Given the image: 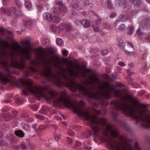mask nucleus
<instances>
[{
    "label": "nucleus",
    "instance_id": "nucleus-48",
    "mask_svg": "<svg viewBox=\"0 0 150 150\" xmlns=\"http://www.w3.org/2000/svg\"><path fill=\"white\" fill-rule=\"evenodd\" d=\"M60 8L61 9V10H62V13H63V12L65 11H66V10L67 9L66 7L64 6H62L61 8Z\"/></svg>",
    "mask_w": 150,
    "mask_h": 150
},
{
    "label": "nucleus",
    "instance_id": "nucleus-30",
    "mask_svg": "<svg viewBox=\"0 0 150 150\" xmlns=\"http://www.w3.org/2000/svg\"><path fill=\"white\" fill-rule=\"evenodd\" d=\"M15 2L16 4L17 5L18 7H21V4L19 0H15Z\"/></svg>",
    "mask_w": 150,
    "mask_h": 150
},
{
    "label": "nucleus",
    "instance_id": "nucleus-40",
    "mask_svg": "<svg viewBox=\"0 0 150 150\" xmlns=\"http://www.w3.org/2000/svg\"><path fill=\"white\" fill-rule=\"evenodd\" d=\"M135 149L136 150H141L140 148L139 147L138 143L136 142L134 145Z\"/></svg>",
    "mask_w": 150,
    "mask_h": 150
},
{
    "label": "nucleus",
    "instance_id": "nucleus-55",
    "mask_svg": "<svg viewBox=\"0 0 150 150\" xmlns=\"http://www.w3.org/2000/svg\"><path fill=\"white\" fill-rule=\"evenodd\" d=\"M145 93V91H141L139 92L138 95L139 96H141L143 95Z\"/></svg>",
    "mask_w": 150,
    "mask_h": 150
},
{
    "label": "nucleus",
    "instance_id": "nucleus-59",
    "mask_svg": "<svg viewBox=\"0 0 150 150\" xmlns=\"http://www.w3.org/2000/svg\"><path fill=\"white\" fill-rule=\"evenodd\" d=\"M71 13L73 16H76L77 15V13L75 11H71Z\"/></svg>",
    "mask_w": 150,
    "mask_h": 150
},
{
    "label": "nucleus",
    "instance_id": "nucleus-13",
    "mask_svg": "<svg viewBox=\"0 0 150 150\" xmlns=\"http://www.w3.org/2000/svg\"><path fill=\"white\" fill-rule=\"evenodd\" d=\"M9 11L11 14L15 15L16 17H18V15L17 14V13H16V8L14 7H11L10 9L9 10Z\"/></svg>",
    "mask_w": 150,
    "mask_h": 150
},
{
    "label": "nucleus",
    "instance_id": "nucleus-41",
    "mask_svg": "<svg viewBox=\"0 0 150 150\" xmlns=\"http://www.w3.org/2000/svg\"><path fill=\"white\" fill-rule=\"evenodd\" d=\"M21 148L22 149L24 150H28V147L23 144L21 145Z\"/></svg>",
    "mask_w": 150,
    "mask_h": 150
},
{
    "label": "nucleus",
    "instance_id": "nucleus-29",
    "mask_svg": "<svg viewBox=\"0 0 150 150\" xmlns=\"http://www.w3.org/2000/svg\"><path fill=\"white\" fill-rule=\"evenodd\" d=\"M16 102L18 105H21L23 103L22 100L19 98H17L15 101Z\"/></svg>",
    "mask_w": 150,
    "mask_h": 150
},
{
    "label": "nucleus",
    "instance_id": "nucleus-63",
    "mask_svg": "<svg viewBox=\"0 0 150 150\" xmlns=\"http://www.w3.org/2000/svg\"><path fill=\"white\" fill-rule=\"evenodd\" d=\"M119 65L122 66H125V64L123 62H119Z\"/></svg>",
    "mask_w": 150,
    "mask_h": 150
},
{
    "label": "nucleus",
    "instance_id": "nucleus-25",
    "mask_svg": "<svg viewBox=\"0 0 150 150\" xmlns=\"http://www.w3.org/2000/svg\"><path fill=\"white\" fill-rule=\"evenodd\" d=\"M76 69L77 70H76V71H81L82 70V68L81 67L79 64H76Z\"/></svg>",
    "mask_w": 150,
    "mask_h": 150
},
{
    "label": "nucleus",
    "instance_id": "nucleus-16",
    "mask_svg": "<svg viewBox=\"0 0 150 150\" xmlns=\"http://www.w3.org/2000/svg\"><path fill=\"white\" fill-rule=\"evenodd\" d=\"M15 134L17 136L20 137H23L24 136V133L23 132L20 130H18L15 131Z\"/></svg>",
    "mask_w": 150,
    "mask_h": 150
},
{
    "label": "nucleus",
    "instance_id": "nucleus-49",
    "mask_svg": "<svg viewBox=\"0 0 150 150\" xmlns=\"http://www.w3.org/2000/svg\"><path fill=\"white\" fill-rule=\"evenodd\" d=\"M46 127V126L45 125H41L39 126L38 128L39 129H44Z\"/></svg>",
    "mask_w": 150,
    "mask_h": 150
},
{
    "label": "nucleus",
    "instance_id": "nucleus-22",
    "mask_svg": "<svg viewBox=\"0 0 150 150\" xmlns=\"http://www.w3.org/2000/svg\"><path fill=\"white\" fill-rule=\"evenodd\" d=\"M81 144L78 141H76L75 144V148L77 150H79L81 149Z\"/></svg>",
    "mask_w": 150,
    "mask_h": 150
},
{
    "label": "nucleus",
    "instance_id": "nucleus-47",
    "mask_svg": "<svg viewBox=\"0 0 150 150\" xmlns=\"http://www.w3.org/2000/svg\"><path fill=\"white\" fill-rule=\"evenodd\" d=\"M42 43L44 44H45L49 43V40L48 39H44L42 40Z\"/></svg>",
    "mask_w": 150,
    "mask_h": 150
},
{
    "label": "nucleus",
    "instance_id": "nucleus-32",
    "mask_svg": "<svg viewBox=\"0 0 150 150\" xmlns=\"http://www.w3.org/2000/svg\"><path fill=\"white\" fill-rule=\"evenodd\" d=\"M25 5L27 8H30L31 7V4L28 1H27L25 2Z\"/></svg>",
    "mask_w": 150,
    "mask_h": 150
},
{
    "label": "nucleus",
    "instance_id": "nucleus-23",
    "mask_svg": "<svg viewBox=\"0 0 150 150\" xmlns=\"http://www.w3.org/2000/svg\"><path fill=\"white\" fill-rule=\"evenodd\" d=\"M54 137L55 140L58 141L61 138L60 134L56 133L54 135Z\"/></svg>",
    "mask_w": 150,
    "mask_h": 150
},
{
    "label": "nucleus",
    "instance_id": "nucleus-42",
    "mask_svg": "<svg viewBox=\"0 0 150 150\" xmlns=\"http://www.w3.org/2000/svg\"><path fill=\"white\" fill-rule=\"evenodd\" d=\"M108 53V51L107 50H102L100 52V54L103 55L104 56L105 55H106Z\"/></svg>",
    "mask_w": 150,
    "mask_h": 150
},
{
    "label": "nucleus",
    "instance_id": "nucleus-9",
    "mask_svg": "<svg viewBox=\"0 0 150 150\" xmlns=\"http://www.w3.org/2000/svg\"><path fill=\"white\" fill-rule=\"evenodd\" d=\"M71 5L74 8H78L79 6V0H73L71 3Z\"/></svg>",
    "mask_w": 150,
    "mask_h": 150
},
{
    "label": "nucleus",
    "instance_id": "nucleus-1",
    "mask_svg": "<svg viewBox=\"0 0 150 150\" xmlns=\"http://www.w3.org/2000/svg\"><path fill=\"white\" fill-rule=\"evenodd\" d=\"M0 43L2 45L0 46V62L6 71L7 75L10 76L12 73L10 69L11 64L14 67L22 69L24 72V77L22 81L23 87V93L27 95L29 92L38 97H45V86L43 88L38 87H33L32 80L29 79L25 80V78L30 75L32 72L36 71L34 67H29L25 64V59L29 60L31 59V54L30 50L15 42L14 44L16 45L13 46L11 50L8 52L6 48L9 49L10 47L7 41L0 38Z\"/></svg>",
    "mask_w": 150,
    "mask_h": 150
},
{
    "label": "nucleus",
    "instance_id": "nucleus-20",
    "mask_svg": "<svg viewBox=\"0 0 150 150\" xmlns=\"http://www.w3.org/2000/svg\"><path fill=\"white\" fill-rule=\"evenodd\" d=\"M56 42L57 45L59 46L62 45L64 43L63 40L60 38H57Z\"/></svg>",
    "mask_w": 150,
    "mask_h": 150
},
{
    "label": "nucleus",
    "instance_id": "nucleus-12",
    "mask_svg": "<svg viewBox=\"0 0 150 150\" xmlns=\"http://www.w3.org/2000/svg\"><path fill=\"white\" fill-rule=\"evenodd\" d=\"M62 11L61 9L59 8H53L52 11L53 13L56 15L60 14L62 13Z\"/></svg>",
    "mask_w": 150,
    "mask_h": 150
},
{
    "label": "nucleus",
    "instance_id": "nucleus-8",
    "mask_svg": "<svg viewBox=\"0 0 150 150\" xmlns=\"http://www.w3.org/2000/svg\"><path fill=\"white\" fill-rule=\"evenodd\" d=\"M142 25L140 26L143 28H147L150 26V18H147L143 21H142Z\"/></svg>",
    "mask_w": 150,
    "mask_h": 150
},
{
    "label": "nucleus",
    "instance_id": "nucleus-27",
    "mask_svg": "<svg viewBox=\"0 0 150 150\" xmlns=\"http://www.w3.org/2000/svg\"><path fill=\"white\" fill-rule=\"evenodd\" d=\"M84 5L86 6H89L90 7H91L93 6L92 4L91 3H90L89 1L88 0L85 1Z\"/></svg>",
    "mask_w": 150,
    "mask_h": 150
},
{
    "label": "nucleus",
    "instance_id": "nucleus-15",
    "mask_svg": "<svg viewBox=\"0 0 150 150\" xmlns=\"http://www.w3.org/2000/svg\"><path fill=\"white\" fill-rule=\"evenodd\" d=\"M21 43L25 46H28L30 44V41L29 40H22L21 42Z\"/></svg>",
    "mask_w": 150,
    "mask_h": 150
},
{
    "label": "nucleus",
    "instance_id": "nucleus-60",
    "mask_svg": "<svg viewBox=\"0 0 150 150\" xmlns=\"http://www.w3.org/2000/svg\"><path fill=\"white\" fill-rule=\"evenodd\" d=\"M7 137L9 139L13 138V137L12 135L10 134H8L7 135Z\"/></svg>",
    "mask_w": 150,
    "mask_h": 150
},
{
    "label": "nucleus",
    "instance_id": "nucleus-56",
    "mask_svg": "<svg viewBox=\"0 0 150 150\" xmlns=\"http://www.w3.org/2000/svg\"><path fill=\"white\" fill-rule=\"evenodd\" d=\"M101 20L100 19H98L96 21V25L100 24L101 23Z\"/></svg>",
    "mask_w": 150,
    "mask_h": 150
},
{
    "label": "nucleus",
    "instance_id": "nucleus-61",
    "mask_svg": "<svg viewBox=\"0 0 150 150\" xmlns=\"http://www.w3.org/2000/svg\"><path fill=\"white\" fill-rule=\"evenodd\" d=\"M56 118L58 120H60L62 119L61 117L58 115H56L55 116Z\"/></svg>",
    "mask_w": 150,
    "mask_h": 150
},
{
    "label": "nucleus",
    "instance_id": "nucleus-7",
    "mask_svg": "<svg viewBox=\"0 0 150 150\" xmlns=\"http://www.w3.org/2000/svg\"><path fill=\"white\" fill-rule=\"evenodd\" d=\"M43 16L45 20L48 22H51L53 19V17L52 14L49 12H47L43 14Z\"/></svg>",
    "mask_w": 150,
    "mask_h": 150
},
{
    "label": "nucleus",
    "instance_id": "nucleus-31",
    "mask_svg": "<svg viewBox=\"0 0 150 150\" xmlns=\"http://www.w3.org/2000/svg\"><path fill=\"white\" fill-rule=\"evenodd\" d=\"M107 7L109 8H111L113 6L111 1H110L109 0L107 1Z\"/></svg>",
    "mask_w": 150,
    "mask_h": 150
},
{
    "label": "nucleus",
    "instance_id": "nucleus-46",
    "mask_svg": "<svg viewBox=\"0 0 150 150\" xmlns=\"http://www.w3.org/2000/svg\"><path fill=\"white\" fill-rule=\"evenodd\" d=\"M103 26L104 27L107 28H110V25L108 23H105L104 24Z\"/></svg>",
    "mask_w": 150,
    "mask_h": 150
},
{
    "label": "nucleus",
    "instance_id": "nucleus-64",
    "mask_svg": "<svg viewBox=\"0 0 150 150\" xmlns=\"http://www.w3.org/2000/svg\"><path fill=\"white\" fill-rule=\"evenodd\" d=\"M119 22V21H117L114 23V26L115 27H116L117 25L118 24Z\"/></svg>",
    "mask_w": 150,
    "mask_h": 150
},
{
    "label": "nucleus",
    "instance_id": "nucleus-53",
    "mask_svg": "<svg viewBox=\"0 0 150 150\" xmlns=\"http://www.w3.org/2000/svg\"><path fill=\"white\" fill-rule=\"evenodd\" d=\"M67 142L69 144H71L72 142V140L69 137H67Z\"/></svg>",
    "mask_w": 150,
    "mask_h": 150
},
{
    "label": "nucleus",
    "instance_id": "nucleus-33",
    "mask_svg": "<svg viewBox=\"0 0 150 150\" xmlns=\"http://www.w3.org/2000/svg\"><path fill=\"white\" fill-rule=\"evenodd\" d=\"M93 29L94 31L96 32H100L101 31L100 29L98 26H94Z\"/></svg>",
    "mask_w": 150,
    "mask_h": 150
},
{
    "label": "nucleus",
    "instance_id": "nucleus-21",
    "mask_svg": "<svg viewBox=\"0 0 150 150\" xmlns=\"http://www.w3.org/2000/svg\"><path fill=\"white\" fill-rule=\"evenodd\" d=\"M71 28L69 26H66L64 28H63V30L64 32L67 33V34H68L71 30Z\"/></svg>",
    "mask_w": 150,
    "mask_h": 150
},
{
    "label": "nucleus",
    "instance_id": "nucleus-14",
    "mask_svg": "<svg viewBox=\"0 0 150 150\" xmlns=\"http://www.w3.org/2000/svg\"><path fill=\"white\" fill-rule=\"evenodd\" d=\"M134 28L133 27L130 26L127 28V32L128 35L132 34L134 32Z\"/></svg>",
    "mask_w": 150,
    "mask_h": 150
},
{
    "label": "nucleus",
    "instance_id": "nucleus-34",
    "mask_svg": "<svg viewBox=\"0 0 150 150\" xmlns=\"http://www.w3.org/2000/svg\"><path fill=\"white\" fill-rule=\"evenodd\" d=\"M55 4L57 5H59L60 6H63V2L62 1H59L57 0L55 2Z\"/></svg>",
    "mask_w": 150,
    "mask_h": 150
},
{
    "label": "nucleus",
    "instance_id": "nucleus-4",
    "mask_svg": "<svg viewBox=\"0 0 150 150\" xmlns=\"http://www.w3.org/2000/svg\"><path fill=\"white\" fill-rule=\"evenodd\" d=\"M67 71L69 74L71 76L74 77H79L80 75L84 78H86L84 73L83 70L81 71H75L72 69L71 67H67L66 69L63 67L60 72H57L58 77L56 78L54 81L56 85L59 87H60L62 86L63 84L61 81L60 78H62L68 81L69 77L67 75Z\"/></svg>",
    "mask_w": 150,
    "mask_h": 150
},
{
    "label": "nucleus",
    "instance_id": "nucleus-28",
    "mask_svg": "<svg viewBox=\"0 0 150 150\" xmlns=\"http://www.w3.org/2000/svg\"><path fill=\"white\" fill-rule=\"evenodd\" d=\"M126 0H118L119 3V5L121 6L125 4L126 2Z\"/></svg>",
    "mask_w": 150,
    "mask_h": 150
},
{
    "label": "nucleus",
    "instance_id": "nucleus-54",
    "mask_svg": "<svg viewBox=\"0 0 150 150\" xmlns=\"http://www.w3.org/2000/svg\"><path fill=\"white\" fill-rule=\"evenodd\" d=\"M1 12L2 13L5 14L6 13L5 9L4 8H1Z\"/></svg>",
    "mask_w": 150,
    "mask_h": 150
},
{
    "label": "nucleus",
    "instance_id": "nucleus-26",
    "mask_svg": "<svg viewBox=\"0 0 150 150\" xmlns=\"http://www.w3.org/2000/svg\"><path fill=\"white\" fill-rule=\"evenodd\" d=\"M54 21L56 23H59L60 21V17L59 16H55L54 17Z\"/></svg>",
    "mask_w": 150,
    "mask_h": 150
},
{
    "label": "nucleus",
    "instance_id": "nucleus-19",
    "mask_svg": "<svg viewBox=\"0 0 150 150\" xmlns=\"http://www.w3.org/2000/svg\"><path fill=\"white\" fill-rule=\"evenodd\" d=\"M112 116L114 118V120L118 122V121L117 120V118L118 115V113L117 111H113L112 112Z\"/></svg>",
    "mask_w": 150,
    "mask_h": 150
},
{
    "label": "nucleus",
    "instance_id": "nucleus-50",
    "mask_svg": "<svg viewBox=\"0 0 150 150\" xmlns=\"http://www.w3.org/2000/svg\"><path fill=\"white\" fill-rule=\"evenodd\" d=\"M68 134L70 135H73L74 134V133L72 130H69L68 132Z\"/></svg>",
    "mask_w": 150,
    "mask_h": 150
},
{
    "label": "nucleus",
    "instance_id": "nucleus-45",
    "mask_svg": "<svg viewBox=\"0 0 150 150\" xmlns=\"http://www.w3.org/2000/svg\"><path fill=\"white\" fill-rule=\"evenodd\" d=\"M5 32V30L2 27H0V33L4 35Z\"/></svg>",
    "mask_w": 150,
    "mask_h": 150
},
{
    "label": "nucleus",
    "instance_id": "nucleus-44",
    "mask_svg": "<svg viewBox=\"0 0 150 150\" xmlns=\"http://www.w3.org/2000/svg\"><path fill=\"white\" fill-rule=\"evenodd\" d=\"M128 46L130 47V50H133L134 49V47L133 46L131 42H128Z\"/></svg>",
    "mask_w": 150,
    "mask_h": 150
},
{
    "label": "nucleus",
    "instance_id": "nucleus-3",
    "mask_svg": "<svg viewBox=\"0 0 150 150\" xmlns=\"http://www.w3.org/2000/svg\"><path fill=\"white\" fill-rule=\"evenodd\" d=\"M53 54V51L50 48H48L46 52L44 49H40L38 52L39 59L45 68L43 75L53 81L56 78L58 77L57 73L54 74L52 72L53 66L58 69L60 72L64 64L62 60L59 57L54 55Z\"/></svg>",
    "mask_w": 150,
    "mask_h": 150
},
{
    "label": "nucleus",
    "instance_id": "nucleus-39",
    "mask_svg": "<svg viewBox=\"0 0 150 150\" xmlns=\"http://www.w3.org/2000/svg\"><path fill=\"white\" fill-rule=\"evenodd\" d=\"M23 128L28 130H29L30 129V127L29 126V125L28 124H25L24 125V126H23Z\"/></svg>",
    "mask_w": 150,
    "mask_h": 150
},
{
    "label": "nucleus",
    "instance_id": "nucleus-62",
    "mask_svg": "<svg viewBox=\"0 0 150 150\" xmlns=\"http://www.w3.org/2000/svg\"><path fill=\"white\" fill-rule=\"evenodd\" d=\"M146 57V54H144L142 56V59L143 60H145Z\"/></svg>",
    "mask_w": 150,
    "mask_h": 150
},
{
    "label": "nucleus",
    "instance_id": "nucleus-11",
    "mask_svg": "<svg viewBox=\"0 0 150 150\" xmlns=\"http://www.w3.org/2000/svg\"><path fill=\"white\" fill-rule=\"evenodd\" d=\"M80 23L85 28H88L90 25V22L87 19H83L81 21Z\"/></svg>",
    "mask_w": 150,
    "mask_h": 150
},
{
    "label": "nucleus",
    "instance_id": "nucleus-18",
    "mask_svg": "<svg viewBox=\"0 0 150 150\" xmlns=\"http://www.w3.org/2000/svg\"><path fill=\"white\" fill-rule=\"evenodd\" d=\"M23 23L25 26H30L32 23V22L29 20H24L23 21Z\"/></svg>",
    "mask_w": 150,
    "mask_h": 150
},
{
    "label": "nucleus",
    "instance_id": "nucleus-36",
    "mask_svg": "<svg viewBox=\"0 0 150 150\" xmlns=\"http://www.w3.org/2000/svg\"><path fill=\"white\" fill-rule=\"evenodd\" d=\"M10 0H2V2L3 5L7 6L8 4L9 1Z\"/></svg>",
    "mask_w": 150,
    "mask_h": 150
},
{
    "label": "nucleus",
    "instance_id": "nucleus-5",
    "mask_svg": "<svg viewBox=\"0 0 150 150\" xmlns=\"http://www.w3.org/2000/svg\"><path fill=\"white\" fill-rule=\"evenodd\" d=\"M122 47H124L125 52L127 54L129 55H133L135 56L136 55V53L133 52V50H130V47L128 45H125L124 47L122 46Z\"/></svg>",
    "mask_w": 150,
    "mask_h": 150
},
{
    "label": "nucleus",
    "instance_id": "nucleus-58",
    "mask_svg": "<svg viewBox=\"0 0 150 150\" xmlns=\"http://www.w3.org/2000/svg\"><path fill=\"white\" fill-rule=\"evenodd\" d=\"M41 112L43 113H47V111H46V109L45 108H43L41 111Z\"/></svg>",
    "mask_w": 150,
    "mask_h": 150
},
{
    "label": "nucleus",
    "instance_id": "nucleus-2",
    "mask_svg": "<svg viewBox=\"0 0 150 150\" xmlns=\"http://www.w3.org/2000/svg\"><path fill=\"white\" fill-rule=\"evenodd\" d=\"M96 84H99L98 88L99 90L95 92V99L100 101L103 103L104 97L106 99L110 98V94L112 92L115 96L118 97L120 100H115L111 102V105L114 106L115 109L120 110L126 115H131L133 117L136 122L139 121L145 122L142 124V127L146 128H150V112L145 108L146 105L141 104L140 109L135 112V109L131 104L128 103L131 101L134 104L136 103V100L132 98L130 96H123L118 90H116L113 85H110L106 81H100L97 76L95 74V86Z\"/></svg>",
    "mask_w": 150,
    "mask_h": 150
},
{
    "label": "nucleus",
    "instance_id": "nucleus-57",
    "mask_svg": "<svg viewBox=\"0 0 150 150\" xmlns=\"http://www.w3.org/2000/svg\"><path fill=\"white\" fill-rule=\"evenodd\" d=\"M116 14L114 12L112 13L110 15V17L111 18H113L116 16Z\"/></svg>",
    "mask_w": 150,
    "mask_h": 150
},
{
    "label": "nucleus",
    "instance_id": "nucleus-6",
    "mask_svg": "<svg viewBox=\"0 0 150 150\" xmlns=\"http://www.w3.org/2000/svg\"><path fill=\"white\" fill-rule=\"evenodd\" d=\"M10 82V80L7 77L6 75L5 74L0 72V83H5Z\"/></svg>",
    "mask_w": 150,
    "mask_h": 150
},
{
    "label": "nucleus",
    "instance_id": "nucleus-52",
    "mask_svg": "<svg viewBox=\"0 0 150 150\" xmlns=\"http://www.w3.org/2000/svg\"><path fill=\"white\" fill-rule=\"evenodd\" d=\"M145 39L148 42H150V35L146 36V37Z\"/></svg>",
    "mask_w": 150,
    "mask_h": 150
},
{
    "label": "nucleus",
    "instance_id": "nucleus-43",
    "mask_svg": "<svg viewBox=\"0 0 150 150\" xmlns=\"http://www.w3.org/2000/svg\"><path fill=\"white\" fill-rule=\"evenodd\" d=\"M62 52L63 54L67 56L68 54V51L66 50L65 49H63L62 50Z\"/></svg>",
    "mask_w": 150,
    "mask_h": 150
},
{
    "label": "nucleus",
    "instance_id": "nucleus-10",
    "mask_svg": "<svg viewBox=\"0 0 150 150\" xmlns=\"http://www.w3.org/2000/svg\"><path fill=\"white\" fill-rule=\"evenodd\" d=\"M129 1L134 6L137 7L140 6L142 4V1L141 0H129Z\"/></svg>",
    "mask_w": 150,
    "mask_h": 150
},
{
    "label": "nucleus",
    "instance_id": "nucleus-37",
    "mask_svg": "<svg viewBox=\"0 0 150 150\" xmlns=\"http://www.w3.org/2000/svg\"><path fill=\"white\" fill-rule=\"evenodd\" d=\"M35 116L37 118H38L40 120H44L45 119V117L43 116L40 115L38 114H36Z\"/></svg>",
    "mask_w": 150,
    "mask_h": 150
},
{
    "label": "nucleus",
    "instance_id": "nucleus-38",
    "mask_svg": "<svg viewBox=\"0 0 150 150\" xmlns=\"http://www.w3.org/2000/svg\"><path fill=\"white\" fill-rule=\"evenodd\" d=\"M137 34L139 35H141L143 34V33L140 28L138 29L137 31Z\"/></svg>",
    "mask_w": 150,
    "mask_h": 150
},
{
    "label": "nucleus",
    "instance_id": "nucleus-17",
    "mask_svg": "<svg viewBox=\"0 0 150 150\" xmlns=\"http://www.w3.org/2000/svg\"><path fill=\"white\" fill-rule=\"evenodd\" d=\"M119 18L121 21L125 22L127 20V17L125 15H121L119 16Z\"/></svg>",
    "mask_w": 150,
    "mask_h": 150
},
{
    "label": "nucleus",
    "instance_id": "nucleus-24",
    "mask_svg": "<svg viewBox=\"0 0 150 150\" xmlns=\"http://www.w3.org/2000/svg\"><path fill=\"white\" fill-rule=\"evenodd\" d=\"M125 26L123 24H121L119 26L118 29L121 31H122L125 30Z\"/></svg>",
    "mask_w": 150,
    "mask_h": 150
},
{
    "label": "nucleus",
    "instance_id": "nucleus-51",
    "mask_svg": "<svg viewBox=\"0 0 150 150\" xmlns=\"http://www.w3.org/2000/svg\"><path fill=\"white\" fill-rule=\"evenodd\" d=\"M127 73L129 76H131L133 72L132 70H127Z\"/></svg>",
    "mask_w": 150,
    "mask_h": 150
},
{
    "label": "nucleus",
    "instance_id": "nucleus-35",
    "mask_svg": "<svg viewBox=\"0 0 150 150\" xmlns=\"http://www.w3.org/2000/svg\"><path fill=\"white\" fill-rule=\"evenodd\" d=\"M50 28L51 30L55 31L56 30L57 27L55 25H52L50 26Z\"/></svg>",
    "mask_w": 150,
    "mask_h": 150
}]
</instances>
